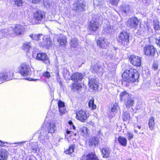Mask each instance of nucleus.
<instances>
[{
	"label": "nucleus",
	"mask_w": 160,
	"mask_h": 160,
	"mask_svg": "<svg viewBox=\"0 0 160 160\" xmlns=\"http://www.w3.org/2000/svg\"><path fill=\"white\" fill-rule=\"evenodd\" d=\"M95 21L92 20L90 22L89 25V29L90 30L95 31L97 30L99 28V23L98 21V19L95 18Z\"/></svg>",
	"instance_id": "nucleus-13"
},
{
	"label": "nucleus",
	"mask_w": 160,
	"mask_h": 160,
	"mask_svg": "<svg viewBox=\"0 0 160 160\" xmlns=\"http://www.w3.org/2000/svg\"><path fill=\"white\" fill-rule=\"evenodd\" d=\"M117 48L113 47L110 52H108L106 54V58L108 59H117L118 58L116 56V50Z\"/></svg>",
	"instance_id": "nucleus-14"
},
{
	"label": "nucleus",
	"mask_w": 160,
	"mask_h": 160,
	"mask_svg": "<svg viewBox=\"0 0 160 160\" xmlns=\"http://www.w3.org/2000/svg\"><path fill=\"white\" fill-rule=\"evenodd\" d=\"M12 78L13 79H17V77H15L14 76V74L13 73L12 74Z\"/></svg>",
	"instance_id": "nucleus-55"
},
{
	"label": "nucleus",
	"mask_w": 160,
	"mask_h": 160,
	"mask_svg": "<svg viewBox=\"0 0 160 160\" xmlns=\"http://www.w3.org/2000/svg\"><path fill=\"white\" fill-rule=\"evenodd\" d=\"M8 153L5 149H0V160H6L8 158Z\"/></svg>",
	"instance_id": "nucleus-21"
},
{
	"label": "nucleus",
	"mask_w": 160,
	"mask_h": 160,
	"mask_svg": "<svg viewBox=\"0 0 160 160\" xmlns=\"http://www.w3.org/2000/svg\"><path fill=\"white\" fill-rule=\"evenodd\" d=\"M63 74L65 78H66L67 77L68 78V76L69 75V72L67 70H64L63 72Z\"/></svg>",
	"instance_id": "nucleus-45"
},
{
	"label": "nucleus",
	"mask_w": 160,
	"mask_h": 160,
	"mask_svg": "<svg viewBox=\"0 0 160 160\" xmlns=\"http://www.w3.org/2000/svg\"><path fill=\"white\" fill-rule=\"evenodd\" d=\"M134 132L136 133H138V131L137 130H136V128H134Z\"/></svg>",
	"instance_id": "nucleus-56"
},
{
	"label": "nucleus",
	"mask_w": 160,
	"mask_h": 160,
	"mask_svg": "<svg viewBox=\"0 0 160 160\" xmlns=\"http://www.w3.org/2000/svg\"><path fill=\"white\" fill-rule=\"evenodd\" d=\"M88 117V115L84 111L80 110L76 112V118L82 122H84Z\"/></svg>",
	"instance_id": "nucleus-10"
},
{
	"label": "nucleus",
	"mask_w": 160,
	"mask_h": 160,
	"mask_svg": "<svg viewBox=\"0 0 160 160\" xmlns=\"http://www.w3.org/2000/svg\"><path fill=\"white\" fill-rule=\"evenodd\" d=\"M156 43L160 47V34H157L156 35Z\"/></svg>",
	"instance_id": "nucleus-41"
},
{
	"label": "nucleus",
	"mask_w": 160,
	"mask_h": 160,
	"mask_svg": "<svg viewBox=\"0 0 160 160\" xmlns=\"http://www.w3.org/2000/svg\"><path fill=\"white\" fill-rule=\"evenodd\" d=\"M130 7L128 5L123 4L119 7L120 11L124 13L128 14L130 11Z\"/></svg>",
	"instance_id": "nucleus-19"
},
{
	"label": "nucleus",
	"mask_w": 160,
	"mask_h": 160,
	"mask_svg": "<svg viewBox=\"0 0 160 160\" xmlns=\"http://www.w3.org/2000/svg\"><path fill=\"white\" fill-rule=\"evenodd\" d=\"M107 40L104 38H99L97 42L98 46L101 48H105L107 46Z\"/></svg>",
	"instance_id": "nucleus-18"
},
{
	"label": "nucleus",
	"mask_w": 160,
	"mask_h": 160,
	"mask_svg": "<svg viewBox=\"0 0 160 160\" xmlns=\"http://www.w3.org/2000/svg\"><path fill=\"white\" fill-rule=\"evenodd\" d=\"M71 131L69 130H68L66 132V133L67 134H69L70 133Z\"/></svg>",
	"instance_id": "nucleus-57"
},
{
	"label": "nucleus",
	"mask_w": 160,
	"mask_h": 160,
	"mask_svg": "<svg viewBox=\"0 0 160 160\" xmlns=\"http://www.w3.org/2000/svg\"><path fill=\"white\" fill-rule=\"evenodd\" d=\"M45 129L44 132L46 135H48L49 133H54L56 130L55 124L53 123H47L46 125Z\"/></svg>",
	"instance_id": "nucleus-11"
},
{
	"label": "nucleus",
	"mask_w": 160,
	"mask_h": 160,
	"mask_svg": "<svg viewBox=\"0 0 160 160\" xmlns=\"http://www.w3.org/2000/svg\"><path fill=\"white\" fill-rule=\"evenodd\" d=\"M13 29V33L15 35H23L25 32L24 27L19 24H16L11 26Z\"/></svg>",
	"instance_id": "nucleus-3"
},
{
	"label": "nucleus",
	"mask_w": 160,
	"mask_h": 160,
	"mask_svg": "<svg viewBox=\"0 0 160 160\" xmlns=\"http://www.w3.org/2000/svg\"><path fill=\"white\" fill-rule=\"evenodd\" d=\"M134 99L131 96L125 102V104L127 108H129L130 107L132 106L134 104Z\"/></svg>",
	"instance_id": "nucleus-23"
},
{
	"label": "nucleus",
	"mask_w": 160,
	"mask_h": 160,
	"mask_svg": "<svg viewBox=\"0 0 160 160\" xmlns=\"http://www.w3.org/2000/svg\"><path fill=\"white\" fill-rule=\"evenodd\" d=\"M36 59L37 60L40 61L43 63L47 65L50 63L49 58L47 55L44 53H38L36 57Z\"/></svg>",
	"instance_id": "nucleus-5"
},
{
	"label": "nucleus",
	"mask_w": 160,
	"mask_h": 160,
	"mask_svg": "<svg viewBox=\"0 0 160 160\" xmlns=\"http://www.w3.org/2000/svg\"><path fill=\"white\" fill-rule=\"evenodd\" d=\"M145 1H147V0H145Z\"/></svg>",
	"instance_id": "nucleus-61"
},
{
	"label": "nucleus",
	"mask_w": 160,
	"mask_h": 160,
	"mask_svg": "<svg viewBox=\"0 0 160 160\" xmlns=\"http://www.w3.org/2000/svg\"><path fill=\"white\" fill-rule=\"evenodd\" d=\"M58 41L60 45L63 46L65 45L67 43L66 38L64 36L59 37L58 39Z\"/></svg>",
	"instance_id": "nucleus-29"
},
{
	"label": "nucleus",
	"mask_w": 160,
	"mask_h": 160,
	"mask_svg": "<svg viewBox=\"0 0 160 160\" xmlns=\"http://www.w3.org/2000/svg\"><path fill=\"white\" fill-rule=\"evenodd\" d=\"M127 138L129 140H130L132 139L134 136L133 133L130 132H127Z\"/></svg>",
	"instance_id": "nucleus-44"
},
{
	"label": "nucleus",
	"mask_w": 160,
	"mask_h": 160,
	"mask_svg": "<svg viewBox=\"0 0 160 160\" xmlns=\"http://www.w3.org/2000/svg\"><path fill=\"white\" fill-rule=\"evenodd\" d=\"M155 48L152 45H148L145 47L143 48L144 54L149 56H153L155 52Z\"/></svg>",
	"instance_id": "nucleus-6"
},
{
	"label": "nucleus",
	"mask_w": 160,
	"mask_h": 160,
	"mask_svg": "<svg viewBox=\"0 0 160 160\" xmlns=\"http://www.w3.org/2000/svg\"><path fill=\"white\" fill-rule=\"evenodd\" d=\"M52 2V0H43V1L44 5L47 8L49 7Z\"/></svg>",
	"instance_id": "nucleus-38"
},
{
	"label": "nucleus",
	"mask_w": 160,
	"mask_h": 160,
	"mask_svg": "<svg viewBox=\"0 0 160 160\" xmlns=\"http://www.w3.org/2000/svg\"><path fill=\"white\" fill-rule=\"evenodd\" d=\"M118 40L121 44L124 45H127L129 42L128 34L124 32H121L118 36Z\"/></svg>",
	"instance_id": "nucleus-4"
},
{
	"label": "nucleus",
	"mask_w": 160,
	"mask_h": 160,
	"mask_svg": "<svg viewBox=\"0 0 160 160\" xmlns=\"http://www.w3.org/2000/svg\"><path fill=\"white\" fill-rule=\"evenodd\" d=\"M29 36L32 40L38 41V43L40 47H42L43 48H48L51 45L52 42L51 40L47 38L42 34H32Z\"/></svg>",
	"instance_id": "nucleus-2"
},
{
	"label": "nucleus",
	"mask_w": 160,
	"mask_h": 160,
	"mask_svg": "<svg viewBox=\"0 0 160 160\" xmlns=\"http://www.w3.org/2000/svg\"><path fill=\"white\" fill-rule=\"evenodd\" d=\"M83 78L82 75L80 73L77 72L74 73L72 75L71 79L75 82L80 81Z\"/></svg>",
	"instance_id": "nucleus-20"
},
{
	"label": "nucleus",
	"mask_w": 160,
	"mask_h": 160,
	"mask_svg": "<svg viewBox=\"0 0 160 160\" xmlns=\"http://www.w3.org/2000/svg\"><path fill=\"white\" fill-rule=\"evenodd\" d=\"M58 106L59 108L62 107H65L64 103L61 101H60L58 102Z\"/></svg>",
	"instance_id": "nucleus-47"
},
{
	"label": "nucleus",
	"mask_w": 160,
	"mask_h": 160,
	"mask_svg": "<svg viewBox=\"0 0 160 160\" xmlns=\"http://www.w3.org/2000/svg\"><path fill=\"white\" fill-rule=\"evenodd\" d=\"M119 109V107L118 104L115 103L113 105V107L111 108V111L113 112H115L117 110Z\"/></svg>",
	"instance_id": "nucleus-43"
},
{
	"label": "nucleus",
	"mask_w": 160,
	"mask_h": 160,
	"mask_svg": "<svg viewBox=\"0 0 160 160\" xmlns=\"http://www.w3.org/2000/svg\"><path fill=\"white\" fill-rule=\"evenodd\" d=\"M88 104L91 109L93 110L96 109V105L94 104V100L93 98L89 100Z\"/></svg>",
	"instance_id": "nucleus-36"
},
{
	"label": "nucleus",
	"mask_w": 160,
	"mask_h": 160,
	"mask_svg": "<svg viewBox=\"0 0 160 160\" xmlns=\"http://www.w3.org/2000/svg\"><path fill=\"white\" fill-rule=\"evenodd\" d=\"M122 76L123 80L128 82H134L138 80L139 74L137 70L133 68L127 69L123 73Z\"/></svg>",
	"instance_id": "nucleus-1"
},
{
	"label": "nucleus",
	"mask_w": 160,
	"mask_h": 160,
	"mask_svg": "<svg viewBox=\"0 0 160 160\" xmlns=\"http://www.w3.org/2000/svg\"><path fill=\"white\" fill-rule=\"evenodd\" d=\"M75 148V145H72L69 147L68 149L65 151V152L66 154H69L72 153L74 151Z\"/></svg>",
	"instance_id": "nucleus-37"
},
{
	"label": "nucleus",
	"mask_w": 160,
	"mask_h": 160,
	"mask_svg": "<svg viewBox=\"0 0 160 160\" xmlns=\"http://www.w3.org/2000/svg\"><path fill=\"white\" fill-rule=\"evenodd\" d=\"M59 110L60 113H64L65 112V107L59 108Z\"/></svg>",
	"instance_id": "nucleus-46"
},
{
	"label": "nucleus",
	"mask_w": 160,
	"mask_h": 160,
	"mask_svg": "<svg viewBox=\"0 0 160 160\" xmlns=\"http://www.w3.org/2000/svg\"><path fill=\"white\" fill-rule=\"evenodd\" d=\"M88 85L91 89L94 90L97 89L98 87V80L94 78H92L91 79H89Z\"/></svg>",
	"instance_id": "nucleus-16"
},
{
	"label": "nucleus",
	"mask_w": 160,
	"mask_h": 160,
	"mask_svg": "<svg viewBox=\"0 0 160 160\" xmlns=\"http://www.w3.org/2000/svg\"><path fill=\"white\" fill-rule=\"evenodd\" d=\"M70 45L71 48H77L78 46L77 39L75 38L72 39L70 41Z\"/></svg>",
	"instance_id": "nucleus-28"
},
{
	"label": "nucleus",
	"mask_w": 160,
	"mask_h": 160,
	"mask_svg": "<svg viewBox=\"0 0 160 160\" xmlns=\"http://www.w3.org/2000/svg\"><path fill=\"white\" fill-rule=\"evenodd\" d=\"M103 158H108L110 153V150L108 147H104L101 151Z\"/></svg>",
	"instance_id": "nucleus-25"
},
{
	"label": "nucleus",
	"mask_w": 160,
	"mask_h": 160,
	"mask_svg": "<svg viewBox=\"0 0 160 160\" xmlns=\"http://www.w3.org/2000/svg\"><path fill=\"white\" fill-rule=\"evenodd\" d=\"M87 160H99L96 155L93 153H91L87 156Z\"/></svg>",
	"instance_id": "nucleus-33"
},
{
	"label": "nucleus",
	"mask_w": 160,
	"mask_h": 160,
	"mask_svg": "<svg viewBox=\"0 0 160 160\" xmlns=\"http://www.w3.org/2000/svg\"><path fill=\"white\" fill-rule=\"evenodd\" d=\"M92 68L94 71L99 75L102 74V69L101 66H99L98 64H96L95 66L92 67Z\"/></svg>",
	"instance_id": "nucleus-26"
},
{
	"label": "nucleus",
	"mask_w": 160,
	"mask_h": 160,
	"mask_svg": "<svg viewBox=\"0 0 160 160\" xmlns=\"http://www.w3.org/2000/svg\"><path fill=\"white\" fill-rule=\"evenodd\" d=\"M113 28L109 24H105L103 26L102 33L104 34L109 35L112 32Z\"/></svg>",
	"instance_id": "nucleus-17"
},
{
	"label": "nucleus",
	"mask_w": 160,
	"mask_h": 160,
	"mask_svg": "<svg viewBox=\"0 0 160 160\" xmlns=\"http://www.w3.org/2000/svg\"><path fill=\"white\" fill-rule=\"evenodd\" d=\"M119 143L122 146L124 147L126 146L127 140L126 138L121 136H119L118 138Z\"/></svg>",
	"instance_id": "nucleus-27"
},
{
	"label": "nucleus",
	"mask_w": 160,
	"mask_h": 160,
	"mask_svg": "<svg viewBox=\"0 0 160 160\" xmlns=\"http://www.w3.org/2000/svg\"><path fill=\"white\" fill-rule=\"evenodd\" d=\"M131 118L129 113L128 112H125L123 113L122 119L126 121Z\"/></svg>",
	"instance_id": "nucleus-34"
},
{
	"label": "nucleus",
	"mask_w": 160,
	"mask_h": 160,
	"mask_svg": "<svg viewBox=\"0 0 160 160\" xmlns=\"http://www.w3.org/2000/svg\"><path fill=\"white\" fill-rule=\"evenodd\" d=\"M134 128H138L139 129H141V127L140 126H138L137 125H134Z\"/></svg>",
	"instance_id": "nucleus-54"
},
{
	"label": "nucleus",
	"mask_w": 160,
	"mask_h": 160,
	"mask_svg": "<svg viewBox=\"0 0 160 160\" xmlns=\"http://www.w3.org/2000/svg\"><path fill=\"white\" fill-rule=\"evenodd\" d=\"M41 135L38 137V140L43 144L46 143L48 140V135H46L44 129H42L40 132Z\"/></svg>",
	"instance_id": "nucleus-15"
},
{
	"label": "nucleus",
	"mask_w": 160,
	"mask_h": 160,
	"mask_svg": "<svg viewBox=\"0 0 160 160\" xmlns=\"http://www.w3.org/2000/svg\"><path fill=\"white\" fill-rule=\"evenodd\" d=\"M43 75L47 78H49L50 77V73L48 72H44L43 74Z\"/></svg>",
	"instance_id": "nucleus-51"
},
{
	"label": "nucleus",
	"mask_w": 160,
	"mask_h": 160,
	"mask_svg": "<svg viewBox=\"0 0 160 160\" xmlns=\"http://www.w3.org/2000/svg\"><path fill=\"white\" fill-rule=\"evenodd\" d=\"M88 129L86 127H83L81 130V133L84 136H87L88 133Z\"/></svg>",
	"instance_id": "nucleus-39"
},
{
	"label": "nucleus",
	"mask_w": 160,
	"mask_h": 160,
	"mask_svg": "<svg viewBox=\"0 0 160 160\" xmlns=\"http://www.w3.org/2000/svg\"><path fill=\"white\" fill-rule=\"evenodd\" d=\"M0 77H2L3 80H5L7 78V75L6 74L3 75L2 74H0Z\"/></svg>",
	"instance_id": "nucleus-49"
},
{
	"label": "nucleus",
	"mask_w": 160,
	"mask_h": 160,
	"mask_svg": "<svg viewBox=\"0 0 160 160\" xmlns=\"http://www.w3.org/2000/svg\"><path fill=\"white\" fill-rule=\"evenodd\" d=\"M7 143L6 142H2L0 141V147H3L6 146Z\"/></svg>",
	"instance_id": "nucleus-52"
},
{
	"label": "nucleus",
	"mask_w": 160,
	"mask_h": 160,
	"mask_svg": "<svg viewBox=\"0 0 160 160\" xmlns=\"http://www.w3.org/2000/svg\"><path fill=\"white\" fill-rule=\"evenodd\" d=\"M148 125L150 130H152L154 129L155 122L154 118L153 117H152L150 118L149 120Z\"/></svg>",
	"instance_id": "nucleus-31"
},
{
	"label": "nucleus",
	"mask_w": 160,
	"mask_h": 160,
	"mask_svg": "<svg viewBox=\"0 0 160 160\" xmlns=\"http://www.w3.org/2000/svg\"><path fill=\"white\" fill-rule=\"evenodd\" d=\"M73 129H74L75 128V126H73Z\"/></svg>",
	"instance_id": "nucleus-59"
},
{
	"label": "nucleus",
	"mask_w": 160,
	"mask_h": 160,
	"mask_svg": "<svg viewBox=\"0 0 160 160\" xmlns=\"http://www.w3.org/2000/svg\"><path fill=\"white\" fill-rule=\"evenodd\" d=\"M98 139L95 137H93L91 138L89 141V143L90 145H94L96 146L97 145H98Z\"/></svg>",
	"instance_id": "nucleus-30"
},
{
	"label": "nucleus",
	"mask_w": 160,
	"mask_h": 160,
	"mask_svg": "<svg viewBox=\"0 0 160 160\" xmlns=\"http://www.w3.org/2000/svg\"><path fill=\"white\" fill-rule=\"evenodd\" d=\"M120 0H109V2L113 6H117Z\"/></svg>",
	"instance_id": "nucleus-40"
},
{
	"label": "nucleus",
	"mask_w": 160,
	"mask_h": 160,
	"mask_svg": "<svg viewBox=\"0 0 160 160\" xmlns=\"http://www.w3.org/2000/svg\"><path fill=\"white\" fill-rule=\"evenodd\" d=\"M45 17V14L43 12L37 11L33 13L34 18L37 21V23H40L43 21Z\"/></svg>",
	"instance_id": "nucleus-9"
},
{
	"label": "nucleus",
	"mask_w": 160,
	"mask_h": 160,
	"mask_svg": "<svg viewBox=\"0 0 160 160\" xmlns=\"http://www.w3.org/2000/svg\"><path fill=\"white\" fill-rule=\"evenodd\" d=\"M72 122L71 121H69V124L71 125V124H72Z\"/></svg>",
	"instance_id": "nucleus-58"
},
{
	"label": "nucleus",
	"mask_w": 160,
	"mask_h": 160,
	"mask_svg": "<svg viewBox=\"0 0 160 160\" xmlns=\"http://www.w3.org/2000/svg\"><path fill=\"white\" fill-rule=\"evenodd\" d=\"M72 89L74 91L76 90L79 89L81 87L80 84L78 82L73 83L71 86Z\"/></svg>",
	"instance_id": "nucleus-35"
},
{
	"label": "nucleus",
	"mask_w": 160,
	"mask_h": 160,
	"mask_svg": "<svg viewBox=\"0 0 160 160\" xmlns=\"http://www.w3.org/2000/svg\"><path fill=\"white\" fill-rule=\"evenodd\" d=\"M129 61L131 64L137 67L140 66L141 65V59L139 57L134 55L130 56Z\"/></svg>",
	"instance_id": "nucleus-8"
},
{
	"label": "nucleus",
	"mask_w": 160,
	"mask_h": 160,
	"mask_svg": "<svg viewBox=\"0 0 160 160\" xmlns=\"http://www.w3.org/2000/svg\"><path fill=\"white\" fill-rule=\"evenodd\" d=\"M14 1L15 4L18 7L22 5L23 2L22 0H14Z\"/></svg>",
	"instance_id": "nucleus-42"
},
{
	"label": "nucleus",
	"mask_w": 160,
	"mask_h": 160,
	"mask_svg": "<svg viewBox=\"0 0 160 160\" xmlns=\"http://www.w3.org/2000/svg\"><path fill=\"white\" fill-rule=\"evenodd\" d=\"M31 69L29 66L25 63H23L21 65L20 69V74L23 76H27L30 73Z\"/></svg>",
	"instance_id": "nucleus-7"
},
{
	"label": "nucleus",
	"mask_w": 160,
	"mask_h": 160,
	"mask_svg": "<svg viewBox=\"0 0 160 160\" xmlns=\"http://www.w3.org/2000/svg\"><path fill=\"white\" fill-rule=\"evenodd\" d=\"M138 21L136 18H130L128 22L127 25L130 28L136 29L138 27Z\"/></svg>",
	"instance_id": "nucleus-12"
},
{
	"label": "nucleus",
	"mask_w": 160,
	"mask_h": 160,
	"mask_svg": "<svg viewBox=\"0 0 160 160\" xmlns=\"http://www.w3.org/2000/svg\"><path fill=\"white\" fill-rule=\"evenodd\" d=\"M130 96L131 95L125 91L122 92L120 94V99L122 101L125 102Z\"/></svg>",
	"instance_id": "nucleus-22"
},
{
	"label": "nucleus",
	"mask_w": 160,
	"mask_h": 160,
	"mask_svg": "<svg viewBox=\"0 0 160 160\" xmlns=\"http://www.w3.org/2000/svg\"><path fill=\"white\" fill-rule=\"evenodd\" d=\"M37 146H35V147H32V152L37 153Z\"/></svg>",
	"instance_id": "nucleus-50"
},
{
	"label": "nucleus",
	"mask_w": 160,
	"mask_h": 160,
	"mask_svg": "<svg viewBox=\"0 0 160 160\" xmlns=\"http://www.w3.org/2000/svg\"><path fill=\"white\" fill-rule=\"evenodd\" d=\"M40 0H32V2L33 3L37 4L39 2Z\"/></svg>",
	"instance_id": "nucleus-53"
},
{
	"label": "nucleus",
	"mask_w": 160,
	"mask_h": 160,
	"mask_svg": "<svg viewBox=\"0 0 160 160\" xmlns=\"http://www.w3.org/2000/svg\"><path fill=\"white\" fill-rule=\"evenodd\" d=\"M31 45V42H26L23 44L22 48L23 50L27 52H28L32 48Z\"/></svg>",
	"instance_id": "nucleus-24"
},
{
	"label": "nucleus",
	"mask_w": 160,
	"mask_h": 160,
	"mask_svg": "<svg viewBox=\"0 0 160 160\" xmlns=\"http://www.w3.org/2000/svg\"><path fill=\"white\" fill-rule=\"evenodd\" d=\"M127 160H131V159H127Z\"/></svg>",
	"instance_id": "nucleus-60"
},
{
	"label": "nucleus",
	"mask_w": 160,
	"mask_h": 160,
	"mask_svg": "<svg viewBox=\"0 0 160 160\" xmlns=\"http://www.w3.org/2000/svg\"><path fill=\"white\" fill-rule=\"evenodd\" d=\"M152 68L155 70H156L158 69V65L156 63H154L153 64Z\"/></svg>",
	"instance_id": "nucleus-48"
},
{
	"label": "nucleus",
	"mask_w": 160,
	"mask_h": 160,
	"mask_svg": "<svg viewBox=\"0 0 160 160\" xmlns=\"http://www.w3.org/2000/svg\"><path fill=\"white\" fill-rule=\"evenodd\" d=\"M153 26L155 30L158 31L160 29V25L159 21L157 19L153 20Z\"/></svg>",
	"instance_id": "nucleus-32"
}]
</instances>
